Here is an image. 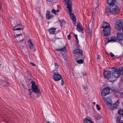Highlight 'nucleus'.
<instances>
[{"label": "nucleus", "mask_w": 123, "mask_h": 123, "mask_svg": "<svg viewBox=\"0 0 123 123\" xmlns=\"http://www.w3.org/2000/svg\"><path fill=\"white\" fill-rule=\"evenodd\" d=\"M120 69L121 68L119 69L116 68H112L111 70L112 76L110 79V81L111 82H112L115 81L117 78L120 76L121 72H122Z\"/></svg>", "instance_id": "1"}, {"label": "nucleus", "mask_w": 123, "mask_h": 123, "mask_svg": "<svg viewBox=\"0 0 123 123\" xmlns=\"http://www.w3.org/2000/svg\"><path fill=\"white\" fill-rule=\"evenodd\" d=\"M111 6H109L108 9H106L105 12L108 15L110 14V12L114 14H118L120 12V9L116 5H111Z\"/></svg>", "instance_id": "2"}, {"label": "nucleus", "mask_w": 123, "mask_h": 123, "mask_svg": "<svg viewBox=\"0 0 123 123\" xmlns=\"http://www.w3.org/2000/svg\"><path fill=\"white\" fill-rule=\"evenodd\" d=\"M109 25V24L106 22L103 23L101 28L104 29L103 34L105 36H107L110 34L111 28Z\"/></svg>", "instance_id": "3"}, {"label": "nucleus", "mask_w": 123, "mask_h": 123, "mask_svg": "<svg viewBox=\"0 0 123 123\" xmlns=\"http://www.w3.org/2000/svg\"><path fill=\"white\" fill-rule=\"evenodd\" d=\"M57 69H55L54 70L52 71L53 73V78L55 81H58L61 79V85L63 86L64 84V82L63 79L62 78V76L59 73H57Z\"/></svg>", "instance_id": "4"}, {"label": "nucleus", "mask_w": 123, "mask_h": 123, "mask_svg": "<svg viewBox=\"0 0 123 123\" xmlns=\"http://www.w3.org/2000/svg\"><path fill=\"white\" fill-rule=\"evenodd\" d=\"M115 28L117 31H120L122 30V33H123V20L118 19L115 24Z\"/></svg>", "instance_id": "5"}, {"label": "nucleus", "mask_w": 123, "mask_h": 123, "mask_svg": "<svg viewBox=\"0 0 123 123\" xmlns=\"http://www.w3.org/2000/svg\"><path fill=\"white\" fill-rule=\"evenodd\" d=\"M67 6L70 13L69 15L71 18L73 22H75L76 21V17L73 13H71L72 12V4L69 3H67Z\"/></svg>", "instance_id": "6"}, {"label": "nucleus", "mask_w": 123, "mask_h": 123, "mask_svg": "<svg viewBox=\"0 0 123 123\" xmlns=\"http://www.w3.org/2000/svg\"><path fill=\"white\" fill-rule=\"evenodd\" d=\"M31 88L32 91L35 93H38L40 92V90L38 86L35 84V82L32 81L31 82Z\"/></svg>", "instance_id": "7"}, {"label": "nucleus", "mask_w": 123, "mask_h": 123, "mask_svg": "<svg viewBox=\"0 0 123 123\" xmlns=\"http://www.w3.org/2000/svg\"><path fill=\"white\" fill-rule=\"evenodd\" d=\"M110 88L108 86H107L103 89L102 90L101 93L103 96H106L110 93Z\"/></svg>", "instance_id": "8"}, {"label": "nucleus", "mask_w": 123, "mask_h": 123, "mask_svg": "<svg viewBox=\"0 0 123 123\" xmlns=\"http://www.w3.org/2000/svg\"><path fill=\"white\" fill-rule=\"evenodd\" d=\"M111 72L109 70H105L103 73V75L105 78L107 79L108 80L111 78ZM110 81V80H109Z\"/></svg>", "instance_id": "9"}, {"label": "nucleus", "mask_w": 123, "mask_h": 123, "mask_svg": "<svg viewBox=\"0 0 123 123\" xmlns=\"http://www.w3.org/2000/svg\"><path fill=\"white\" fill-rule=\"evenodd\" d=\"M73 53L75 54H76L78 55V57H82L83 56V52L80 49H74L73 50Z\"/></svg>", "instance_id": "10"}, {"label": "nucleus", "mask_w": 123, "mask_h": 123, "mask_svg": "<svg viewBox=\"0 0 123 123\" xmlns=\"http://www.w3.org/2000/svg\"><path fill=\"white\" fill-rule=\"evenodd\" d=\"M25 26L21 24H18L14 26L13 28V31L20 30L21 29H23Z\"/></svg>", "instance_id": "11"}, {"label": "nucleus", "mask_w": 123, "mask_h": 123, "mask_svg": "<svg viewBox=\"0 0 123 123\" xmlns=\"http://www.w3.org/2000/svg\"><path fill=\"white\" fill-rule=\"evenodd\" d=\"M117 41V39L115 37H111L108 38H107V42L105 43L107 44L109 42H115Z\"/></svg>", "instance_id": "12"}, {"label": "nucleus", "mask_w": 123, "mask_h": 123, "mask_svg": "<svg viewBox=\"0 0 123 123\" xmlns=\"http://www.w3.org/2000/svg\"><path fill=\"white\" fill-rule=\"evenodd\" d=\"M85 58V56H83L82 57H78L77 58V59H79L80 58H81V59L77 60L76 61V62L78 64H82L84 62L83 59H84Z\"/></svg>", "instance_id": "13"}, {"label": "nucleus", "mask_w": 123, "mask_h": 123, "mask_svg": "<svg viewBox=\"0 0 123 123\" xmlns=\"http://www.w3.org/2000/svg\"><path fill=\"white\" fill-rule=\"evenodd\" d=\"M119 104V102L117 101L115 103L111 105L110 106L111 109L113 110L115 109L118 106Z\"/></svg>", "instance_id": "14"}, {"label": "nucleus", "mask_w": 123, "mask_h": 123, "mask_svg": "<svg viewBox=\"0 0 123 123\" xmlns=\"http://www.w3.org/2000/svg\"><path fill=\"white\" fill-rule=\"evenodd\" d=\"M77 28L79 31H83V28H82L81 24L79 22L77 23Z\"/></svg>", "instance_id": "15"}, {"label": "nucleus", "mask_w": 123, "mask_h": 123, "mask_svg": "<svg viewBox=\"0 0 123 123\" xmlns=\"http://www.w3.org/2000/svg\"><path fill=\"white\" fill-rule=\"evenodd\" d=\"M28 43L29 44V46L30 49H32L34 48V46L32 43V42L31 41V40L30 39H28Z\"/></svg>", "instance_id": "16"}, {"label": "nucleus", "mask_w": 123, "mask_h": 123, "mask_svg": "<svg viewBox=\"0 0 123 123\" xmlns=\"http://www.w3.org/2000/svg\"><path fill=\"white\" fill-rule=\"evenodd\" d=\"M105 101L108 104H111L112 103V101L110 98L109 97H107L105 99Z\"/></svg>", "instance_id": "17"}, {"label": "nucleus", "mask_w": 123, "mask_h": 123, "mask_svg": "<svg viewBox=\"0 0 123 123\" xmlns=\"http://www.w3.org/2000/svg\"><path fill=\"white\" fill-rule=\"evenodd\" d=\"M116 0H107V3L109 5V6H111V5H113Z\"/></svg>", "instance_id": "18"}, {"label": "nucleus", "mask_w": 123, "mask_h": 123, "mask_svg": "<svg viewBox=\"0 0 123 123\" xmlns=\"http://www.w3.org/2000/svg\"><path fill=\"white\" fill-rule=\"evenodd\" d=\"M50 12L47 10L46 11V16L48 19H49L52 17V15H50Z\"/></svg>", "instance_id": "19"}, {"label": "nucleus", "mask_w": 123, "mask_h": 123, "mask_svg": "<svg viewBox=\"0 0 123 123\" xmlns=\"http://www.w3.org/2000/svg\"><path fill=\"white\" fill-rule=\"evenodd\" d=\"M56 30V29L54 27H52L49 30V31L50 33L53 34H54Z\"/></svg>", "instance_id": "20"}, {"label": "nucleus", "mask_w": 123, "mask_h": 123, "mask_svg": "<svg viewBox=\"0 0 123 123\" xmlns=\"http://www.w3.org/2000/svg\"><path fill=\"white\" fill-rule=\"evenodd\" d=\"M1 83L4 86L8 87L9 86V83L6 81L2 80Z\"/></svg>", "instance_id": "21"}, {"label": "nucleus", "mask_w": 123, "mask_h": 123, "mask_svg": "<svg viewBox=\"0 0 123 123\" xmlns=\"http://www.w3.org/2000/svg\"><path fill=\"white\" fill-rule=\"evenodd\" d=\"M66 47L65 46L63 48L60 49H56L55 50V51H60L61 52H62V51H64L66 50Z\"/></svg>", "instance_id": "22"}, {"label": "nucleus", "mask_w": 123, "mask_h": 123, "mask_svg": "<svg viewBox=\"0 0 123 123\" xmlns=\"http://www.w3.org/2000/svg\"><path fill=\"white\" fill-rule=\"evenodd\" d=\"M118 114L119 115L123 117V110H119L118 111Z\"/></svg>", "instance_id": "23"}, {"label": "nucleus", "mask_w": 123, "mask_h": 123, "mask_svg": "<svg viewBox=\"0 0 123 123\" xmlns=\"http://www.w3.org/2000/svg\"><path fill=\"white\" fill-rule=\"evenodd\" d=\"M74 36L76 39V42L77 43H79V40L77 38V35L76 34H74Z\"/></svg>", "instance_id": "24"}, {"label": "nucleus", "mask_w": 123, "mask_h": 123, "mask_svg": "<svg viewBox=\"0 0 123 123\" xmlns=\"http://www.w3.org/2000/svg\"><path fill=\"white\" fill-rule=\"evenodd\" d=\"M101 118V116L99 115H97L95 117V118L96 119L98 120Z\"/></svg>", "instance_id": "25"}, {"label": "nucleus", "mask_w": 123, "mask_h": 123, "mask_svg": "<svg viewBox=\"0 0 123 123\" xmlns=\"http://www.w3.org/2000/svg\"><path fill=\"white\" fill-rule=\"evenodd\" d=\"M60 22L61 24L63 25H64L66 23V22L65 20H60Z\"/></svg>", "instance_id": "26"}, {"label": "nucleus", "mask_w": 123, "mask_h": 123, "mask_svg": "<svg viewBox=\"0 0 123 123\" xmlns=\"http://www.w3.org/2000/svg\"><path fill=\"white\" fill-rule=\"evenodd\" d=\"M121 117H117V118L116 121L118 123H120V121Z\"/></svg>", "instance_id": "27"}, {"label": "nucleus", "mask_w": 123, "mask_h": 123, "mask_svg": "<svg viewBox=\"0 0 123 123\" xmlns=\"http://www.w3.org/2000/svg\"><path fill=\"white\" fill-rule=\"evenodd\" d=\"M22 35V33H21L20 34H16L14 35V37L15 38H16L17 37H18L19 36H21Z\"/></svg>", "instance_id": "28"}, {"label": "nucleus", "mask_w": 123, "mask_h": 123, "mask_svg": "<svg viewBox=\"0 0 123 123\" xmlns=\"http://www.w3.org/2000/svg\"><path fill=\"white\" fill-rule=\"evenodd\" d=\"M24 38L22 39L21 40H20L19 41H17V43H22V42L24 41Z\"/></svg>", "instance_id": "29"}, {"label": "nucleus", "mask_w": 123, "mask_h": 123, "mask_svg": "<svg viewBox=\"0 0 123 123\" xmlns=\"http://www.w3.org/2000/svg\"><path fill=\"white\" fill-rule=\"evenodd\" d=\"M51 12L55 14H56V10L54 9H52V10Z\"/></svg>", "instance_id": "30"}, {"label": "nucleus", "mask_w": 123, "mask_h": 123, "mask_svg": "<svg viewBox=\"0 0 123 123\" xmlns=\"http://www.w3.org/2000/svg\"><path fill=\"white\" fill-rule=\"evenodd\" d=\"M87 118H84L83 119V122L84 123H87Z\"/></svg>", "instance_id": "31"}, {"label": "nucleus", "mask_w": 123, "mask_h": 123, "mask_svg": "<svg viewBox=\"0 0 123 123\" xmlns=\"http://www.w3.org/2000/svg\"><path fill=\"white\" fill-rule=\"evenodd\" d=\"M82 87L85 90H86V89H87V87L86 85H85V86L83 85L82 86Z\"/></svg>", "instance_id": "32"}, {"label": "nucleus", "mask_w": 123, "mask_h": 123, "mask_svg": "<svg viewBox=\"0 0 123 123\" xmlns=\"http://www.w3.org/2000/svg\"><path fill=\"white\" fill-rule=\"evenodd\" d=\"M88 33L89 36H91L92 35V33L91 32V30L88 31Z\"/></svg>", "instance_id": "33"}, {"label": "nucleus", "mask_w": 123, "mask_h": 123, "mask_svg": "<svg viewBox=\"0 0 123 123\" xmlns=\"http://www.w3.org/2000/svg\"><path fill=\"white\" fill-rule=\"evenodd\" d=\"M55 65L56 68V69H57L58 70V69L59 67V66L56 63H55Z\"/></svg>", "instance_id": "34"}, {"label": "nucleus", "mask_w": 123, "mask_h": 123, "mask_svg": "<svg viewBox=\"0 0 123 123\" xmlns=\"http://www.w3.org/2000/svg\"><path fill=\"white\" fill-rule=\"evenodd\" d=\"M96 106L97 109L98 110H100V108L99 107V106L98 105H96Z\"/></svg>", "instance_id": "35"}, {"label": "nucleus", "mask_w": 123, "mask_h": 123, "mask_svg": "<svg viewBox=\"0 0 123 123\" xmlns=\"http://www.w3.org/2000/svg\"><path fill=\"white\" fill-rule=\"evenodd\" d=\"M120 96L121 98H123V92L121 93Z\"/></svg>", "instance_id": "36"}, {"label": "nucleus", "mask_w": 123, "mask_h": 123, "mask_svg": "<svg viewBox=\"0 0 123 123\" xmlns=\"http://www.w3.org/2000/svg\"><path fill=\"white\" fill-rule=\"evenodd\" d=\"M87 120H87V121H89V122H89V123H91V122H93V121H92L90 119V118H89V119H88L87 118Z\"/></svg>", "instance_id": "37"}, {"label": "nucleus", "mask_w": 123, "mask_h": 123, "mask_svg": "<svg viewBox=\"0 0 123 123\" xmlns=\"http://www.w3.org/2000/svg\"><path fill=\"white\" fill-rule=\"evenodd\" d=\"M110 55L112 57H113L114 56V55L112 53H110Z\"/></svg>", "instance_id": "38"}, {"label": "nucleus", "mask_w": 123, "mask_h": 123, "mask_svg": "<svg viewBox=\"0 0 123 123\" xmlns=\"http://www.w3.org/2000/svg\"><path fill=\"white\" fill-rule=\"evenodd\" d=\"M67 38L68 40H69L71 39V36L70 35H69L68 36Z\"/></svg>", "instance_id": "39"}, {"label": "nucleus", "mask_w": 123, "mask_h": 123, "mask_svg": "<svg viewBox=\"0 0 123 123\" xmlns=\"http://www.w3.org/2000/svg\"><path fill=\"white\" fill-rule=\"evenodd\" d=\"M65 0V2L67 3H69L70 2L69 0Z\"/></svg>", "instance_id": "40"}, {"label": "nucleus", "mask_w": 123, "mask_h": 123, "mask_svg": "<svg viewBox=\"0 0 123 123\" xmlns=\"http://www.w3.org/2000/svg\"><path fill=\"white\" fill-rule=\"evenodd\" d=\"M29 92H33L32 91V89H29Z\"/></svg>", "instance_id": "41"}, {"label": "nucleus", "mask_w": 123, "mask_h": 123, "mask_svg": "<svg viewBox=\"0 0 123 123\" xmlns=\"http://www.w3.org/2000/svg\"><path fill=\"white\" fill-rule=\"evenodd\" d=\"M30 63L33 66H36V65L34 63H32L31 62H30Z\"/></svg>", "instance_id": "42"}, {"label": "nucleus", "mask_w": 123, "mask_h": 123, "mask_svg": "<svg viewBox=\"0 0 123 123\" xmlns=\"http://www.w3.org/2000/svg\"><path fill=\"white\" fill-rule=\"evenodd\" d=\"M120 69L122 71V74H123V67L121 68V69Z\"/></svg>", "instance_id": "43"}, {"label": "nucleus", "mask_w": 123, "mask_h": 123, "mask_svg": "<svg viewBox=\"0 0 123 123\" xmlns=\"http://www.w3.org/2000/svg\"><path fill=\"white\" fill-rule=\"evenodd\" d=\"M53 0H47L48 2H52Z\"/></svg>", "instance_id": "44"}, {"label": "nucleus", "mask_w": 123, "mask_h": 123, "mask_svg": "<svg viewBox=\"0 0 123 123\" xmlns=\"http://www.w3.org/2000/svg\"><path fill=\"white\" fill-rule=\"evenodd\" d=\"M100 58V56L99 55H98L97 57V59H99Z\"/></svg>", "instance_id": "45"}, {"label": "nucleus", "mask_w": 123, "mask_h": 123, "mask_svg": "<svg viewBox=\"0 0 123 123\" xmlns=\"http://www.w3.org/2000/svg\"><path fill=\"white\" fill-rule=\"evenodd\" d=\"M87 30H88V31H89L90 30V28H89V25H88V26L87 27Z\"/></svg>", "instance_id": "46"}, {"label": "nucleus", "mask_w": 123, "mask_h": 123, "mask_svg": "<svg viewBox=\"0 0 123 123\" xmlns=\"http://www.w3.org/2000/svg\"><path fill=\"white\" fill-rule=\"evenodd\" d=\"M113 91L114 92H116L117 91V90L116 89H115V88L113 89Z\"/></svg>", "instance_id": "47"}, {"label": "nucleus", "mask_w": 123, "mask_h": 123, "mask_svg": "<svg viewBox=\"0 0 123 123\" xmlns=\"http://www.w3.org/2000/svg\"><path fill=\"white\" fill-rule=\"evenodd\" d=\"M63 58H64V59H65V60L66 61V56H63Z\"/></svg>", "instance_id": "48"}, {"label": "nucleus", "mask_w": 123, "mask_h": 123, "mask_svg": "<svg viewBox=\"0 0 123 123\" xmlns=\"http://www.w3.org/2000/svg\"><path fill=\"white\" fill-rule=\"evenodd\" d=\"M59 9H57L56 11V12H59Z\"/></svg>", "instance_id": "49"}, {"label": "nucleus", "mask_w": 123, "mask_h": 123, "mask_svg": "<svg viewBox=\"0 0 123 123\" xmlns=\"http://www.w3.org/2000/svg\"><path fill=\"white\" fill-rule=\"evenodd\" d=\"M104 96H103V99H104V100L105 101V97H104Z\"/></svg>", "instance_id": "50"}, {"label": "nucleus", "mask_w": 123, "mask_h": 123, "mask_svg": "<svg viewBox=\"0 0 123 123\" xmlns=\"http://www.w3.org/2000/svg\"><path fill=\"white\" fill-rule=\"evenodd\" d=\"M99 123H104L103 121H100L99 122Z\"/></svg>", "instance_id": "51"}, {"label": "nucleus", "mask_w": 123, "mask_h": 123, "mask_svg": "<svg viewBox=\"0 0 123 123\" xmlns=\"http://www.w3.org/2000/svg\"><path fill=\"white\" fill-rule=\"evenodd\" d=\"M29 95H31V93H32V92H31V93H30V92H29Z\"/></svg>", "instance_id": "52"}, {"label": "nucleus", "mask_w": 123, "mask_h": 123, "mask_svg": "<svg viewBox=\"0 0 123 123\" xmlns=\"http://www.w3.org/2000/svg\"><path fill=\"white\" fill-rule=\"evenodd\" d=\"M47 123H50V122L49 121H47Z\"/></svg>", "instance_id": "53"}, {"label": "nucleus", "mask_w": 123, "mask_h": 123, "mask_svg": "<svg viewBox=\"0 0 123 123\" xmlns=\"http://www.w3.org/2000/svg\"><path fill=\"white\" fill-rule=\"evenodd\" d=\"M93 104H95V102H94L93 103Z\"/></svg>", "instance_id": "54"}, {"label": "nucleus", "mask_w": 123, "mask_h": 123, "mask_svg": "<svg viewBox=\"0 0 123 123\" xmlns=\"http://www.w3.org/2000/svg\"><path fill=\"white\" fill-rule=\"evenodd\" d=\"M91 123H94L93 122H92Z\"/></svg>", "instance_id": "55"}, {"label": "nucleus", "mask_w": 123, "mask_h": 123, "mask_svg": "<svg viewBox=\"0 0 123 123\" xmlns=\"http://www.w3.org/2000/svg\"><path fill=\"white\" fill-rule=\"evenodd\" d=\"M121 123H123V122H122Z\"/></svg>", "instance_id": "56"}, {"label": "nucleus", "mask_w": 123, "mask_h": 123, "mask_svg": "<svg viewBox=\"0 0 123 123\" xmlns=\"http://www.w3.org/2000/svg\"><path fill=\"white\" fill-rule=\"evenodd\" d=\"M122 0H121V1Z\"/></svg>", "instance_id": "57"}]
</instances>
